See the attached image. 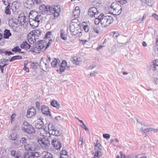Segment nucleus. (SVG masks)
Returning <instances> with one entry per match:
<instances>
[{
    "instance_id": "nucleus-4",
    "label": "nucleus",
    "mask_w": 158,
    "mask_h": 158,
    "mask_svg": "<svg viewBox=\"0 0 158 158\" xmlns=\"http://www.w3.org/2000/svg\"><path fill=\"white\" fill-rule=\"evenodd\" d=\"M110 8L113 10V12L110 10V13L114 15H118L121 12L122 6L117 2L112 3L110 6Z\"/></svg>"
},
{
    "instance_id": "nucleus-25",
    "label": "nucleus",
    "mask_w": 158,
    "mask_h": 158,
    "mask_svg": "<svg viewBox=\"0 0 158 158\" xmlns=\"http://www.w3.org/2000/svg\"><path fill=\"white\" fill-rule=\"evenodd\" d=\"M103 16L102 15V14L98 16H96L95 19V23L96 24H98L100 22L101 23V20H102V17Z\"/></svg>"
},
{
    "instance_id": "nucleus-38",
    "label": "nucleus",
    "mask_w": 158,
    "mask_h": 158,
    "mask_svg": "<svg viewBox=\"0 0 158 158\" xmlns=\"http://www.w3.org/2000/svg\"><path fill=\"white\" fill-rule=\"evenodd\" d=\"M21 49L19 48L18 46L15 47L14 48L12 49L11 51L13 52H19L21 53Z\"/></svg>"
},
{
    "instance_id": "nucleus-58",
    "label": "nucleus",
    "mask_w": 158,
    "mask_h": 158,
    "mask_svg": "<svg viewBox=\"0 0 158 158\" xmlns=\"http://www.w3.org/2000/svg\"><path fill=\"white\" fill-rule=\"evenodd\" d=\"M149 131L151 132H153L155 133V132H157L158 131V129H153L152 128H149Z\"/></svg>"
},
{
    "instance_id": "nucleus-35",
    "label": "nucleus",
    "mask_w": 158,
    "mask_h": 158,
    "mask_svg": "<svg viewBox=\"0 0 158 158\" xmlns=\"http://www.w3.org/2000/svg\"><path fill=\"white\" fill-rule=\"evenodd\" d=\"M45 154L46 158H54L53 155L48 152H44L43 154Z\"/></svg>"
},
{
    "instance_id": "nucleus-34",
    "label": "nucleus",
    "mask_w": 158,
    "mask_h": 158,
    "mask_svg": "<svg viewBox=\"0 0 158 158\" xmlns=\"http://www.w3.org/2000/svg\"><path fill=\"white\" fill-rule=\"evenodd\" d=\"M7 6L5 7V12L7 15H10L11 14L10 11V4L7 5Z\"/></svg>"
},
{
    "instance_id": "nucleus-52",
    "label": "nucleus",
    "mask_w": 158,
    "mask_h": 158,
    "mask_svg": "<svg viewBox=\"0 0 158 158\" xmlns=\"http://www.w3.org/2000/svg\"><path fill=\"white\" fill-rule=\"evenodd\" d=\"M146 3L150 6H152V0H145Z\"/></svg>"
},
{
    "instance_id": "nucleus-27",
    "label": "nucleus",
    "mask_w": 158,
    "mask_h": 158,
    "mask_svg": "<svg viewBox=\"0 0 158 158\" xmlns=\"http://www.w3.org/2000/svg\"><path fill=\"white\" fill-rule=\"evenodd\" d=\"M81 27L83 29L85 30V32H87L89 31V26L87 24V23L85 22L84 21L82 23Z\"/></svg>"
},
{
    "instance_id": "nucleus-24",
    "label": "nucleus",
    "mask_w": 158,
    "mask_h": 158,
    "mask_svg": "<svg viewBox=\"0 0 158 158\" xmlns=\"http://www.w3.org/2000/svg\"><path fill=\"white\" fill-rule=\"evenodd\" d=\"M20 47L22 48H24L26 50L29 49L31 47V45L27 42H23L20 45Z\"/></svg>"
},
{
    "instance_id": "nucleus-1",
    "label": "nucleus",
    "mask_w": 158,
    "mask_h": 158,
    "mask_svg": "<svg viewBox=\"0 0 158 158\" xmlns=\"http://www.w3.org/2000/svg\"><path fill=\"white\" fill-rule=\"evenodd\" d=\"M39 9L41 13H45L48 15L52 14L55 18L59 16L60 11V8L57 6L56 7L49 5L45 6L44 4L40 5Z\"/></svg>"
},
{
    "instance_id": "nucleus-41",
    "label": "nucleus",
    "mask_w": 158,
    "mask_h": 158,
    "mask_svg": "<svg viewBox=\"0 0 158 158\" xmlns=\"http://www.w3.org/2000/svg\"><path fill=\"white\" fill-rule=\"evenodd\" d=\"M102 152L100 150H97L95 153L94 157H96L99 158L102 155Z\"/></svg>"
},
{
    "instance_id": "nucleus-13",
    "label": "nucleus",
    "mask_w": 158,
    "mask_h": 158,
    "mask_svg": "<svg viewBox=\"0 0 158 158\" xmlns=\"http://www.w3.org/2000/svg\"><path fill=\"white\" fill-rule=\"evenodd\" d=\"M41 110L43 114L47 116H49L50 117H52L48 106L45 105H42L41 107Z\"/></svg>"
},
{
    "instance_id": "nucleus-2",
    "label": "nucleus",
    "mask_w": 158,
    "mask_h": 158,
    "mask_svg": "<svg viewBox=\"0 0 158 158\" xmlns=\"http://www.w3.org/2000/svg\"><path fill=\"white\" fill-rule=\"evenodd\" d=\"M33 11H30L29 14V23L31 27L34 28L37 27L39 26V23L41 20L42 16Z\"/></svg>"
},
{
    "instance_id": "nucleus-48",
    "label": "nucleus",
    "mask_w": 158,
    "mask_h": 158,
    "mask_svg": "<svg viewBox=\"0 0 158 158\" xmlns=\"http://www.w3.org/2000/svg\"><path fill=\"white\" fill-rule=\"evenodd\" d=\"M96 66V64L94 62L88 67V69H93Z\"/></svg>"
},
{
    "instance_id": "nucleus-49",
    "label": "nucleus",
    "mask_w": 158,
    "mask_h": 158,
    "mask_svg": "<svg viewBox=\"0 0 158 158\" xmlns=\"http://www.w3.org/2000/svg\"><path fill=\"white\" fill-rule=\"evenodd\" d=\"M59 66L60 68L59 69H57V71L59 73H61L64 71L65 69L62 67L61 68V67L60 66Z\"/></svg>"
},
{
    "instance_id": "nucleus-64",
    "label": "nucleus",
    "mask_w": 158,
    "mask_h": 158,
    "mask_svg": "<svg viewBox=\"0 0 158 158\" xmlns=\"http://www.w3.org/2000/svg\"><path fill=\"white\" fill-rule=\"evenodd\" d=\"M87 41L86 40H80V44H82L83 45H84L85 43Z\"/></svg>"
},
{
    "instance_id": "nucleus-44",
    "label": "nucleus",
    "mask_w": 158,
    "mask_h": 158,
    "mask_svg": "<svg viewBox=\"0 0 158 158\" xmlns=\"http://www.w3.org/2000/svg\"><path fill=\"white\" fill-rule=\"evenodd\" d=\"M54 40V38H53L52 39H50L49 40V42L48 43H47L46 46L45 48V50L47 49L52 44V42Z\"/></svg>"
},
{
    "instance_id": "nucleus-40",
    "label": "nucleus",
    "mask_w": 158,
    "mask_h": 158,
    "mask_svg": "<svg viewBox=\"0 0 158 158\" xmlns=\"http://www.w3.org/2000/svg\"><path fill=\"white\" fill-rule=\"evenodd\" d=\"M52 37V34L51 32L48 31L46 33L44 38L47 39H51Z\"/></svg>"
},
{
    "instance_id": "nucleus-36",
    "label": "nucleus",
    "mask_w": 158,
    "mask_h": 158,
    "mask_svg": "<svg viewBox=\"0 0 158 158\" xmlns=\"http://www.w3.org/2000/svg\"><path fill=\"white\" fill-rule=\"evenodd\" d=\"M98 140H97V144L94 145V147L96 149H99L100 150H101L102 149V147L100 143H98Z\"/></svg>"
},
{
    "instance_id": "nucleus-47",
    "label": "nucleus",
    "mask_w": 158,
    "mask_h": 158,
    "mask_svg": "<svg viewBox=\"0 0 158 158\" xmlns=\"http://www.w3.org/2000/svg\"><path fill=\"white\" fill-rule=\"evenodd\" d=\"M79 11H73V15L74 18H78L79 17Z\"/></svg>"
},
{
    "instance_id": "nucleus-61",
    "label": "nucleus",
    "mask_w": 158,
    "mask_h": 158,
    "mask_svg": "<svg viewBox=\"0 0 158 158\" xmlns=\"http://www.w3.org/2000/svg\"><path fill=\"white\" fill-rule=\"evenodd\" d=\"M98 74V73L96 71H95L90 73V77H92L96 76V74Z\"/></svg>"
},
{
    "instance_id": "nucleus-60",
    "label": "nucleus",
    "mask_w": 158,
    "mask_h": 158,
    "mask_svg": "<svg viewBox=\"0 0 158 158\" xmlns=\"http://www.w3.org/2000/svg\"><path fill=\"white\" fill-rule=\"evenodd\" d=\"M119 35L118 32H115L113 35V37L114 38H116Z\"/></svg>"
},
{
    "instance_id": "nucleus-18",
    "label": "nucleus",
    "mask_w": 158,
    "mask_h": 158,
    "mask_svg": "<svg viewBox=\"0 0 158 158\" xmlns=\"http://www.w3.org/2000/svg\"><path fill=\"white\" fill-rule=\"evenodd\" d=\"M20 4L19 2L17 1H14L12 3L11 6V9L13 11L18 10L20 7Z\"/></svg>"
},
{
    "instance_id": "nucleus-14",
    "label": "nucleus",
    "mask_w": 158,
    "mask_h": 158,
    "mask_svg": "<svg viewBox=\"0 0 158 158\" xmlns=\"http://www.w3.org/2000/svg\"><path fill=\"white\" fill-rule=\"evenodd\" d=\"M35 114L36 110L35 108L31 107L27 110L26 116L27 118H30L34 116Z\"/></svg>"
},
{
    "instance_id": "nucleus-5",
    "label": "nucleus",
    "mask_w": 158,
    "mask_h": 158,
    "mask_svg": "<svg viewBox=\"0 0 158 158\" xmlns=\"http://www.w3.org/2000/svg\"><path fill=\"white\" fill-rule=\"evenodd\" d=\"M23 125L22 130L25 132L29 134H32L35 132V128L27 122H24Z\"/></svg>"
},
{
    "instance_id": "nucleus-54",
    "label": "nucleus",
    "mask_w": 158,
    "mask_h": 158,
    "mask_svg": "<svg viewBox=\"0 0 158 158\" xmlns=\"http://www.w3.org/2000/svg\"><path fill=\"white\" fill-rule=\"evenodd\" d=\"M4 4L5 5H7V4H10V0H2Z\"/></svg>"
},
{
    "instance_id": "nucleus-31",
    "label": "nucleus",
    "mask_w": 158,
    "mask_h": 158,
    "mask_svg": "<svg viewBox=\"0 0 158 158\" xmlns=\"http://www.w3.org/2000/svg\"><path fill=\"white\" fill-rule=\"evenodd\" d=\"M24 158H33V154L31 152L25 153L23 154Z\"/></svg>"
},
{
    "instance_id": "nucleus-33",
    "label": "nucleus",
    "mask_w": 158,
    "mask_h": 158,
    "mask_svg": "<svg viewBox=\"0 0 158 158\" xmlns=\"http://www.w3.org/2000/svg\"><path fill=\"white\" fill-rule=\"evenodd\" d=\"M71 61L73 64H75L76 65H77V63L78 62V57L75 56L72 57L71 59Z\"/></svg>"
},
{
    "instance_id": "nucleus-57",
    "label": "nucleus",
    "mask_w": 158,
    "mask_h": 158,
    "mask_svg": "<svg viewBox=\"0 0 158 158\" xmlns=\"http://www.w3.org/2000/svg\"><path fill=\"white\" fill-rule=\"evenodd\" d=\"M4 54L6 55L10 56V55H13V53L11 51H5L4 52Z\"/></svg>"
},
{
    "instance_id": "nucleus-26",
    "label": "nucleus",
    "mask_w": 158,
    "mask_h": 158,
    "mask_svg": "<svg viewBox=\"0 0 158 158\" xmlns=\"http://www.w3.org/2000/svg\"><path fill=\"white\" fill-rule=\"evenodd\" d=\"M11 35L10 31L7 29H5L4 31L3 37L5 39H8Z\"/></svg>"
},
{
    "instance_id": "nucleus-51",
    "label": "nucleus",
    "mask_w": 158,
    "mask_h": 158,
    "mask_svg": "<svg viewBox=\"0 0 158 158\" xmlns=\"http://www.w3.org/2000/svg\"><path fill=\"white\" fill-rule=\"evenodd\" d=\"M16 134L13 133L10 135L11 139L12 140H14L16 139Z\"/></svg>"
},
{
    "instance_id": "nucleus-37",
    "label": "nucleus",
    "mask_w": 158,
    "mask_h": 158,
    "mask_svg": "<svg viewBox=\"0 0 158 158\" xmlns=\"http://www.w3.org/2000/svg\"><path fill=\"white\" fill-rule=\"evenodd\" d=\"M22 59L21 56H13L9 60V61L11 62L16 60L21 59Z\"/></svg>"
},
{
    "instance_id": "nucleus-56",
    "label": "nucleus",
    "mask_w": 158,
    "mask_h": 158,
    "mask_svg": "<svg viewBox=\"0 0 158 158\" xmlns=\"http://www.w3.org/2000/svg\"><path fill=\"white\" fill-rule=\"evenodd\" d=\"M103 137L106 139H108L110 137V135L108 134H105L103 135Z\"/></svg>"
},
{
    "instance_id": "nucleus-50",
    "label": "nucleus",
    "mask_w": 158,
    "mask_h": 158,
    "mask_svg": "<svg viewBox=\"0 0 158 158\" xmlns=\"http://www.w3.org/2000/svg\"><path fill=\"white\" fill-rule=\"evenodd\" d=\"M54 132L55 131V134H52V135H55L56 136H58L60 135V131L59 130H58L56 129H55V131L54 130Z\"/></svg>"
},
{
    "instance_id": "nucleus-8",
    "label": "nucleus",
    "mask_w": 158,
    "mask_h": 158,
    "mask_svg": "<svg viewBox=\"0 0 158 158\" xmlns=\"http://www.w3.org/2000/svg\"><path fill=\"white\" fill-rule=\"evenodd\" d=\"M39 2V0H26L24 3V6L26 8L30 9L33 7L35 4H38Z\"/></svg>"
},
{
    "instance_id": "nucleus-15",
    "label": "nucleus",
    "mask_w": 158,
    "mask_h": 158,
    "mask_svg": "<svg viewBox=\"0 0 158 158\" xmlns=\"http://www.w3.org/2000/svg\"><path fill=\"white\" fill-rule=\"evenodd\" d=\"M52 143L54 148L57 150L60 149L61 147V144L60 142L58 140L53 139Z\"/></svg>"
},
{
    "instance_id": "nucleus-3",
    "label": "nucleus",
    "mask_w": 158,
    "mask_h": 158,
    "mask_svg": "<svg viewBox=\"0 0 158 158\" xmlns=\"http://www.w3.org/2000/svg\"><path fill=\"white\" fill-rule=\"evenodd\" d=\"M102 15L103 16L102 17V20L101 21L102 27H106L113 22L114 19L112 16L109 15L105 16L103 14H102Z\"/></svg>"
},
{
    "instance_id": "nucleus-63",
    "label": "nucleus",
    "mask_w": 158,
    "mask_h": 158,
    "mask_svg": "<svg viewBox=\"0 0 158 158\" xmlns=\"http://www.w3.org/2000/svg\"><path fill=\"white\" fill-rule=\"evenodd\" d=\"M118 2H119L121 4H123L127 2L126 0H120Z\"/></svg>"
},
{
    "instance_id": "nucleus-28",
    "label": "nucleus",
    "mask_w": 158,
    "mask_h": 158,
    "mask_svg": "<svg viewBox=\"0 0 158 158\" xmlns=\"http://www.w3.org/2000/svg\"><path fill=\"white\" fill-rule=\"evenodd\" d=\"M51 105L54 107L59 109L60 107V105L55 100H53L51 102Z\"/></svg>"
},
{
    "instance_id": "nucleus-62",
    "label": "nucleus",
    "mask_w": 158,
    "mask_h": 158,
    "mask_svg": "<svg viewBox=\"0 0 158 158\" xmlns=\"http://www.w3.org/2000/svg\"><path fill=\"white\" fill-rule=\"evenodd\" d=\"M1 63L2 64L5 63L6 62H8L9 61V59H5L4 58H2L1 59Z\"/></svg>"
},
{
    "instance_id": "nucleus-20",
    "label": "nucleus",
    "mask_w": 158,
    "mask_h": 158,
    "mask_svg": "<svg viewBox=\"0 0 158 158\" xmlns=\"http://www.w3.org/2000/svg\"><path fill=\"white\" fill-rule=\"evenodd\" d=\"M19 23L18 19L14 18H10L8 20V24L10 27L14 25V24Z\"/></svg>"
},
{
    "instance_id": "nucleus-22",
    "label": "nucleus",
    "mask_w": 158,
    "mask_h": 158,
    "mask_svg": "<svg viewBox=\"0 0 158 158\" xmlns=\"http://www.w3.org/2000/svg\"><path fill=\"white\" fill-rule=\"evenodd\" d=\"M44 124L43 122L42 121L41 119H39V121L38 122H36L35 123V127L38 129H41L42 130V127L44 126Z\"/></svg>"
},
{
    "instance_id": "nucleus-30",
    "label": "nucleus",
    "mask_w": 158,
    "mask_h": 158,
    "mask_svg": "<svg viewBox=\"0 0 158 158\" xmlns=\"http://www.w3.org/2000/svg\"><path fill=\"white\" fill-rule=\"evenodd\" d=\"M80 122L81 123V124H80V126L81 127H82L85 131H89L88 128L86 126L82 120H80Z\"/></svg>"
},
{
    "instance_id": "nucleus-29",
    "label": "nucleus",
    "mask_w": 158,
    "mask_h": 158,
    "mask_svg": "<svg viewBox=\"0 0 158 158\" xmlns=\"http://www.w3.org/2000/svg\"><path fill=\"white\" fill-rule=\"evenodd\" d=\"M60 36L61 38L64 40H67V35L63 30H61L60 31Z\"/></svg>"
},
{
    "instance_id": "nucleus-9",
    "label": "nucleus",
    "mask_w": 158,
    "mask_h": 158,
    "mask_svg": "<svg viewBox=\"0 0 158 158\" xmlns=\"http://www.w3.org/2000/svg\"><path fill=\"white\" fill-rule=\"evenodd\" d=\"M49 63L48 61L46 59H41L39 66L40 68L44 71H46L48 68Z\"/></svg>"
},
{
    "instance_id": "nucleus-11",
    "label": "nucleus",
    "mask_w": 158,
    "mask_h": 158,
    "mask_svg": "<svg viewBox=\"0 0 158 158\" xmlns=\"http://www.w3.org/2000/svg\"><path fill=\"white\" fill-rule=\"evenodd\" d=\"M46 44L47 43L44 40H39L35 43V48L38 51H40L44 47Z\"/></svg>"
},
{
    "instance_id": "nucleus-53",
    "label": "nucleus",
    "mask_w": 158,
    "mask_h": 158,
    "mask_svg": "<svg viewBox=\"0 0 158 158\" xmlns=\"http://www.w3.org/2000/svg\"><path fill=\"white\" fill-rule=\"evenodd\" d=\"M142 132L143 133L146 134L147 133H148L149 131V128H147L143 130V129H141Z\"/></svg>"
},
{
    "instance_id": "nucleus-42",
    "label": "nucleus",
    "mask_w": 158,
    "mask_h": 158,
    "mask_svg": "<svg viewBox=\"0 0 158 158\" xmlns=\"http://www.w3.org/2000/svg\"><path fill=\"white\" fill-rule=\"evenodd\" d=\"M32 37H33L32 36L31 37H29L28 36V41L31 44L34 43L35 42L36 43V40L35 39L36 38H35H35L34 37V40H33V38H32Z\"/></svg>"
},
{
    "instance_id": "nucleus-7",
    "label": "nucleus",
    "mask_w": 158,
    "mask_h": 158,
    "mask_svg": "<svg viewBox=\"0 0 158 158\" xmlns=\"http://www.w3.org/2000/svg\"><path fill=\"white\" fill-rule=\"evenodd\" d=\"M56 129V128L54 125L50 123L48 125V130L49 131H46L43 128L42 129V131L44 132V134L43 133V134H42L41 133H40V135H42L43 136H47V135L48 134L49 135V137H50V135L51 134H55V131L54 132V131H55Z\"/></svg>"
},
{
    "instance_id": "nucleus-59",
    "label": "nucleus",
    "mask_w": 158,
    "mask_h": 158,
    "mask_svg": "<svg viewBox=\"0 0 158 158\" xmlns=\"http://www.w3.org/2000/svg\"><path fill=\"white\" fill-rule=\"evenodd\" d=\"M156 66L152 64L151 65V69L153 71H155L156 69Z\"/></svg>"
},
{
    "instance_id": "nucleus-55",
    "label": "nucleus",
    "mask_w": 158,
    "mask_h": 158,
    "mask_svg": "<svg viewBox=\"0 0 158 158\" xmlns=\"http://www.w3.org/2000/svg\"><path fill=\"white\" fill-rule=\"evenodd\" d=\"M31 153L33 154V158L35 157H39L40 156V155L38 152H31Z\"/></svg>"
},
{
    "instance_id": "nucleus-45",
    "label": "nucleus",
    "mask_w": 158,
    "mask_h": 158,
    "mask_svg": "<svg viewBox=\"0 0 158 158\" xmlns=\"http://www.w3.org/2000/svg\"><path fill=\"white\" fill-rule=\"evenodd\" d=\"M38 65L39 64L37 62H33L31 64V67L34 69H35Z\"/></svg>"
},
{
    "instance_id": "nucleus-17",
    "label": "nucleus",
    "mask_w": 158,
    "mask_h": 158,
    "mask_svg": "<svg viewBox=\"0 0 158 158\" xmlns=\"http://www.w3.org/2000/svg\"><path fill=\"white\" fill-rule=\"evenodd\" d=\"M28 19L25 16L19 17L18 19L19 23L21 26L26 25L28 23Z\"/></svg>"
},
{
    "instance_id": "nucleus-6",
    "label": "nucleus",
    "mask_w": 158,
    "mask_h": 158,
    "mask_svg": "<svg viewBox=\"0 0 158 158\" xmlns=\"http://www.w3.org/2000/svg\"><path fill=\"white\" fill-rule=\"evenodd\" d=\"M37 141L40 147L44 149H47L50 145L49 141L44 138H40L38 139Z\"/></svg>"
},
{
    "instance_id": "nucleus-32",
    "label": "nucleus",
    "mask_w": 158,
    "mask_h": 158,
    "mask_svg": "<svg viewBox=\"0 0 158 158\" xmlns=\"http://www.w3.org/2000/svg\"><path fill=\"white\" fill-rule=\"evenodd\" d=\"M27 142V139L25 137L22 138L20 140V144L23 145H24V147L25 145H26V143Z\"/></svg>"
},
{
    "instance_id": "nucleus-43",
    "label": "nucleus",
    "mask_w": 158,
    "mask_h": 158,
    "mask_svg": "<svg viewBox=\"0 0 158 158\" xmlns=\"http://www.w3.org/2000/svg\"><path fill=\"white\" fill-rule=\"evenodd\" d=\"M99 27L97 26H94L92 27V31L96 33H99Z\"/></svg>"
},
{
    "instance_id": "nucleus-21",
    "label": "nucleus",
    "mask_w": 158,
    "mask_h": 158,
    "mask_svg": "<svg viewBox=\"0 0 158 158\" xmlns=\"http://www.w3.org/2000/svg\"><path fill=\"white\" fill-rule=\"evenodd\" d=\"M11 155L12 156H14L15 158H23L20 152H17V153L15 150H12L11 152Z\"/></svg>"
},
{
    "instance_id": "nucleus-16",
    "label": "nucleus",
    "mask_w": 158,
    "mask_h": 158,
    "mask_svg": "<svg viewBox=\"0 0 158 158\" xmlns=\"http://www.w3.org/2000/svg\"><path fill=\"white\" fill-rule=\"evenodd\" d=\"M36 148V146L33 143L27 144L24 147L25 149L27 151H34Z\"/></svg>"
},
{
    "instance_id": "nucleus-19",
    "label": "nucleus",
    "mask_w": 158,
    "mask_h": 158,
    "mask_svg": "<svg viewBox=\"0 0 158 158\" xmlns=\"http://www.w3.org/2000/svg\"><path fill=\"white\" fill-rule=\"evenodd\" d=\"M41 31L40 29H35L29 33L30 35L31 34L32 37L35 38V36H39V35H41Z\"/></svg>"
},
{
    "instance_id": "nucleus-39",
    "label": "nucleus",
    "mask_w": 158,
    "mask_h": 158,
    "mask_svg": "<svg viewBox=\"0 0 158 158\" xmlns=\"http://www.w3.org/2000/svg\"><path fill=\"white\" fill-rule=\"evenodd\" d=\"M19 25H18V23H17V24H14V25H13L10 27L13 29L14 31L17 32L19 31Z\"/></svg>"
},
{
    "instance_id": "nucleus-10",
    "label": "nucleus",
    "mask_w": 158,
    "mask_h": 158,
    "mask_svg": "<svg viewBox=\"0 0 158 158\" xmlns=\"http://www.w3.org/2000/svg\"><path fill=\"white\" fill-rule=\"evenodd\" d=\"M88 15L91 17L95 18L97 16L99 12L97 10V8L93 7L89 8L88 10Z\"/></svg>"
},
{
    "instance_id": "nucleus-23",
    "label": "nucleus",
    "mask_w": 158,
    "mask_h": 158,
    "mask_svg": "<svg viewBox=\"0 0 158 158\" xmlns=\"http://www.w3.org/2000/svg\"><path fill=\"white\" fill-rule=\"evenodd\" d=\"M60 60L58 59L54 58L51 63V66L54 67H57L60 65Z\"/></svg>"
},
{
    "instance_id": "nucleus-46",
    "label": "nucleus",
    "mask_w": 158,
    "mask_h": 158,
    "mask_svg": "<svg viewBox=\"0 0 158 158\" xmlns=\"http://www.w3.org/2000/svg\"><path fill=\"white\" fill-rule=\"evenodd\" d=\"M67 66V62L65 60L62 61V63H61L60 65H60L59 66L61 67V68H63L65 69V67Z\"/></svg>"
},
{
    "instance_id": "nucleus-12",
    "label": "nucleus",
    "mask_w": 158,
    "mask_h": 158,
    "mask_svg": "<svg viewBox=\"0 0 158 158\" xmlns=\"http://www.w3.org/2000/svg\"><path fill=\"white\" fill-rule=\"evenodd\" d=\"M72 21L73 23V25L74 27V28H76L74 31H73V32L77 34L78 32V30L79 28H78V27L79 26V18H74L72 20Z\"/></svg>"
}]
</instances>
